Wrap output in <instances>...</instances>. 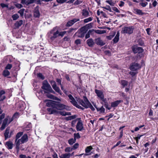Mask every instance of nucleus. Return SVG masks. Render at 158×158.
Returning <instances> with one entry per match:
<instances>
[{
	"label": "nucleus",
	"mask_w": 158,
	"mask_h": 158,
	"mask_svg": "<svg viewBox=\"0 0 158 158\" xmlns=\"http://www.w3.org/2000/svg\"><path fill=\"white\" fill-rule=\"evenodd\" d=\"M46 106L51 108L47 109V110L49 114H54L57 112L55 109L62 110L64 109H67V106L59 102H55L52 100H48L46 103Z\"/></svg>",
	"instance_id": "obj_1"
},
{
	"label": "nucleus",
	"mask_w": 158,
	"mask_h": 158,
	"mask_svg": "<svg viewBox=\"0 0 158 158\" xmlns=\"http://www.w3.org/2000/svg\"><path fill=\"white\" fill-rule=\"evenodd\" d=\"M23 132H20L17 133L15 137V144L17 152L19 151L21 144H23L28 141V137L27 134H24L23 135Z\"/></svg>",
	"instance_id": "obj_2"
},
{
	"label": "nucleus",
	"mask_w": 158,
	"mask_h": 158,
	"mask_svg": "<svg viewBox=\"0 0 158 158\" xmlns=\"http://www.w3.org/2000/svg\"><path fill=\"white\" fill-rule=\"evenodd\" d=\"M77 101L80 104L85 108L87 109L89 108L92 111L95 110L86 96L83 97V100L78 99Z\"/></svg>",
	"instance_id": "obj_3"
},
{
	"label": "nucleus",
	"mask_w": 158,
	"mask_h": 158,
	"mask_svg": "<svg viewBox=\"0 0 158 158\" xmlns=\"http://www.w3.org/2000/svg\"><path fill=\"white\" fill-rule=\"evenodd\" d=\"M58 28L57 27H54L48 33V37L51 41H53L59 36Z\"/></svg>",
	"instance_id": "obj_4"
},
{
	"label": "nucleus",
	"mask_w": 158,
	"mask_h": 158,
	"mask_svg": "<svg viewBox=\"0 0 158 158\" xmlns=\"http://www.w3.org/2000/svg\"><path fill=\"white\" fill-rule=\"evenodd\" d=\"M132 49L134 53H138L136 56L137 58L141 59L143 58V53L144 50L142 47L134 45L132 47Z\"/></svg>",
	"instance_id": "obj_5"
},
{
	"label": "nucleus",
	"mask_w": 158,
	"mask_h": 158,
	"mask_svg": "<svg viewBox=\"0 0 158 158\" xmlns=\"http://www.w3.org/2000/svg\"><path fill=\"white\" fill-rule=\"evenodd\" d=\"M41 88L44 90H45L50 93L55 94V92L53 90L50 85L46 81H44L43 82L42 86Z\"/></svg>",
	"instance_id": "obj_6"
},
{
	"label": "nucleus",
	"mask_w": 158,
	"mask_h": 158,
	"mask_svg": "<svg viewBox=\"0 0 158 158\" xmlns=\"http://www.w3.org/2000/svg\"><path fill=\"white\" fill-rule=\"evenodd\" d=\"M142 65L136 62L132 63L131 64L129 69L132 71H136L138 70L141 67Z\"/></svg>",
	"instance_id": "obj_7"
},
{
	"label": "nucleus",
	"mask_w": 158,
	"mask_h": 158,
	"mask_svg": "<svg viewBox=\"0 0 158 158\" xmlns=\"http://www.w3.org/2000/svg\"><path fill=\"white\" fill-rule=\"evenodd\" d=\"M134 28L132 27H125L122 28V32L131 34L133 32Z\"/></svg>",
	"instance_id": "obj_8"
},
{
	"label": "nucleus",
	"mask_w": 158,
	"mask_h": 158,
	"mask_svg": "<svg viewBox=\"0 0 158 158\" xmlns=\"http://www.w3.org/2000/svg\"><path fill=\"white\" fill-rule=\"evenodd\" d=\"M70 100H71L70 102L72 103V104H73L76 107L79 109H80L83 110L84 109V108L82 107L77 104V102L76 101L75 99L71 94H70Z\"/></svg>",
	"instance_id": "obj_9"
},
{
	"label": "nucleus",
	"mask_w": 158,
	"mask_h": 158,
	"mask_svg": "<svg viewBox=\"0 0 158 158\" xmlns=\"http://www.w3.org/2000/svg\"><path fill=\"white\" fill-rule=\"evenodd\" d=\"M76 128L77 131H81L84 129L83 124L81 120L78 122L76 126Z\"/></svg>",
	"instance_id": "obj_10"
},
{
	"label": "nucleus",
	"mask_w": 158,
	"mask_h": 158,
	"mask_svg": "<svg viewBox=\"0 0 158 158\" xmlns=\"http://www.w3.org/2000/svg\"><path fill=\"white\" fill-rule=\"evenodd\" d=\"M9 120V118H6L3 121L2 126L0 127V129L1 130H3L6 127V126L8 125V121Z\"/></svg>",
	"instance_id": "obj_11"
},
{
	"label": "nucleus",
	"mask_w": 158,
	"mask_h": 158,
	"mask_svg": "<svg viewBox=\"0 0 158 158\" xmlns=\"http://www.w3.org/2000/svg\"><path fill=\"white\" fill-rule=\"evenodd\" d=\"M36 1V0H21V3L22 4H25L28 5L33 3Z\"/></svg>",
	"instance_id": "obj_12"
},
{
	"label": "nucleus",
	"mask_w": 158,
	"mask_h": 158,
	"mask_svg": "<svg viewBox=\"0 0 158 158\" xmlns=\"http://www.w3.org/2000/svg\"><path fill=\"white\" fill-rule=\"evenodd\" d=\"M96 43L98 45L102 46L104 45L105 43L100 38H98L95 40Z\"/></svg>",
	"instance_id": "obj_13"
},
{
	"label": "nucleus",
	"mask_w": 158,
	"mask_h": 158,
	"mask_svg": "<svg viewBox=\"0 0 158 158\" xmlns=\"http://www.w3.org/2000/svg\"><path fill=\"white\" fill-rule=\"evenodd\" d=\"M95 92L100 99H103V97H104V95L103 92L101 91L96 89L95 90Z\"/></svg>",
	"instance_id": "obj_14"
},
{
	"label": "nucleus",
	"mask_w": 158,
	"mask_h": 158,
	"mask_svg": "<svg viewBox=\"0 0 158 158\" xmlns=\"http://www.w3.org/2000/svg\"><path fill=\"white\" fill-rule=\"evenodd\" d=\"M10 127H7L5 131V133H4V135L5 138V139L6 140L7 138H10V135H9V134L10 132Z\"/></svg>",
	"instance_id": "obj_15"
},
{
	"label": "nucleus",
	"mask_w": 158,
	"mask_h": 158,
	"mask_svg": "<svg viewBox=\"0 0 158 158\" xmlns=\"http://www.w3.org/2000/svg\"><path fill=\"white\" fill-rule=\"evenodd\" d=\"M23 23V21L22 20H20L19 21H17L14 24L15 29H17L19 28Z\"/></svg>",
	"instance_id": "obj_16"
},
{
	"label": "nucleus",
	"mask_w": 158,
	"mask_h": 158,
	"mask_svg": "<svg viewBox=\"0 0 158 158\" xmlns=\"http://www.w3.org/2000/svg\"><path fill=\"white\" fill-rule=\"evenodd\" d=\"M123 102V101L122 100H119L112 102L111 104V107H116L118 106L119 104Z\"/></svg>",
	"instance_id": "obj_17"
},
{
	"label": "nucleus",
	"mask_w": 158,
	"mask_h": 158,
	"mask_svg": "<svg viewBox=\"0 0 158 158\" xmlns=\"http://www.w3.org/2000/svg\"><path fill=\"white\" fill-rule=\"evenodd\" d=\"M86 42L88 45L90 47H93L94 44V42L92 38H90L87 40Z\"/></svg>",
	"instance_id": "obj_18"
},
{
	"label": "nucleus",
	"mask_w": 158,
	"mask_h": 158,
	"mask_svg": "<svg viewBox=\"0 0 158 158\" xmlns=\"http://www.w3.org/2000/svg\"><path fill=\"white\" fill-rule=\"evenodd\" d=\"M82 15L85 17H86L89 15V12L86 9H84L82 10Z\"/></svg>",
	"instance_id": "obj_19"
},
{
	"label": "nucleus",
	"mask_w": 158,
	"mask_h": 158,
	"mask_svg": "<svg viewBox=\"0 0 158 158\" xmlns=\"http://www.w3.org/2000/svg\"><path fill=\"white\" fill-rule=\"evenodd\" d=\"M7 148L9 149H11L13 147V144L10 141L6 142V143Z\"/></svg>",
	"instance_id": "obj_20"
},
{
	"label": "nucleus",
	"mask_w": 158,
	"mask_h": 158,
	"mask_svg": "<svg viewBox=\"0 0 158 158\" xmlns=\"http://www.w3.org/2000/svg\"><path fill=\"white\" fill-rule=\"evenodd\" d=\"M40 13L37 8H35L34 13V16L35 18H39L40 16Z\"/></svg>",
	"instance_id": "obj_21"
},
{
	"label": "nucleus",
	"mask_w": 158,
	"mask_h": 158,
	"mask_svg": "<svg viewBox=\"0 0 158 158\" xmlns=\"http://www.w3.org/2000/svg\"><path fill=\"white\" fill-rule=\"evenodd\" d=\"M2 75L5 77H6L10 75V72L6 69H4L2 72Z\"/></svg>",
	"instance_id": "obj_22"
},
{
	"label": "nucleus",
	"mask_w": 158,
	"mask_h": 158,
	"mask_svg": "<svg viewBox=\"0 0 158 158\" xmlns=\"http://www.w3.org/2000/svg\"><path fill=\"white\" fill-rule=\"evenodd\" d=\"M60 158H69V153H64L62 154L59 156Z\"/></svg>",
	"instance_id": "obj_23"
},
{
	"label": "nucleus",
	"mask_w": 158,
	"mask_h": 158,
	"mask_svg": "<svg viewBox=\"0 0 158 158\" xmlns=\"http://www.w3.org/2000/svg\"><path fill=\"white\" fill-rule=\"evenodd\" d=\"M81 136L79 133H74V139L73 140L74 141H76V139H78L80 138Z\"/></svg>",
	"instance_id": "obj_24"
},
{
	"label": "nucleus",
	"mask_w": 158,
	"mask_h": 158,
	"mask_svg": "<svg viewBox=\"0 0 158 158\" xmlns=\"http://www.w3.org/2000/svg\"><path fill=\"white\" fill-rule=\"evenodd\" d=\"M87 31V28L85 27V26L82 27L80 29V31L82 32L83 33L84 32V33L85 34L86 33Z\"/></svg>",
	"instance_id": "obj_25"
},
{
	"label": "nucleus",
	"mask_w": 158,
	"mask_h": 158,
	"mask_svg": "<svg viewBox=\"0 0 158 158\" xmlns=\"http://www.w3.org/2000/svg\"><path fill=\"white\" fill-rule=\"evenodd\" d=\"M79 146V144L77 143H76L73 146H72L71 148H70L71 151H72L73 150H75Z\"/></svg>",
	"instance_id": "obj_26"
},
{
	"label": "nucleus",
	"mask_w": 158,
	"mask_h": 158,
	"mask_svg": "<svg viewBox=\"0 0 158 158\" xmlns=\"http://www.w3.org/2000/svg\"><path fill=\"white\" fill-rule=\"evenodd\" d=\"M79 20V19H73L71 20L70 21V26H72L75 22H77Z\"/></svg>",
	"instance_id": "obj_27"
},
{
	"label": "nucleus",
	"mask_w": 158,
	"mask_h": 158,
	"mask_svg": "<svg viewBox=\"0 0 158 158\" xmlns=\"http://www.w3.org/2000/svg\"><path fill=\"white\" fill-rule=\"evenodd\" d=\"M95 32L97 34H104L106 32V31L105 30H95Z\"/></svg>",
	"instance_id": "obj_28"
},
{
	"label": "nucleus",
	"mask_w": 158,
	"mask_h": 158,
	"mask_svg": "<svg viewBox=\"0 0 158 158\" xmlns=\"http://www.w3.org/2000/svg\"><path fill=\"white\" fill-rule=\"evenodd\" d=\"M76 34H77V36L80 38H83L84 37L85 35V34L84 32H81L80 31Z\"/></svg>",
	"instance_id": "obj_29"
},
{
	"label": "nucleus",
	"mask_w": 158,
	"mask_h": 158,
	"mask_svg": "<svg viewBox=\"0 0 158 158\" xmlns=\"http://www.w3.org/2000/svg\"><path fill=\"white\" fill-rule=\"evenodd\" d=\"M136 13L137 14L140 15H143L144 14V13L142 12V10H139L136 9L135 10Z\"/></svg>",
	"instance_id": "obj_30"
},
{
	"label": "nucleus",
	"mask_w": 158,
	"mask_h": 158,
	"mask_svg": "<svg viewBox=\"0 0 158 158\" xmlns=\"http://www.w3.org/2000/svg\"><path fill=\"white\" fill-rule=\"evenodd\" d=\"M92 149V148L91 146H89L87 147L85 149V152L87 153L89 152Z\"/></svg>",
	"instance_id": "obj_31"
},
{
	"label": "nucleus",
	"mask_w": 158,
	"mask_h": 158,
	"mask_svg": "<svg viewBox=\"0 0 158 158\" xmlns=\"http://www.w3.org/2000/svg\"><path fill=\"white\" fill-rule=\"evenodd\" d=\"M19 17V16L17 14H15L12 16L13 20H15L17 19Z\"/></svg>",
	"instance_id": "obj_32"
},
{
	"label": "nucleus",
	"mask_w": 158,
	"mask_h": 158,
	"mask_svg": "<svg viewBox=\"0 0 158 158\" xmlns=\"http://www.w3.org/2000/svg\"><path fill=\"white\" fill-rule=\"evenodd\" d=\"M121 84L123 87H124L127 85L128 82L126 81L122 80L121 81Z\"/></svg>",
	"instance_id": "obj_33"
},
{
	"label": "nucleus",
	"mask_w": 158,
	"mask_h": 158,
	"mask_svg": "<svg viewBox=\"0 0 158 158\" xmlns=\"http://www.w3.org/2000/svg\"><path fill=\"white\" fill-rule=\"evenodd\" d=\"M56 92L61 94V90L60 88L56 86L53 88Z\"/></svg>",
	"instance_id": "obj_34"
},
{
	"label": "nucleus",
	"mask_w": 158,
	"mask_h": 158,
	"mask_svg": "<svg viewBox=\"0 0 158 158\" xmlns=\"http://www.w3.org/2000/svg\"><path fill=\"white\" fill-rule=\"evenodd\" d=\"M59 113L60 114V115H63V116H66V115H68L69 114V113L68 112H66L65 111H59Z\"/></svg>",
	"instance_id": "obj_35"
},
{
	"label": "nucleus",
	"mask_w": 158,
	"mask_h": 158,
	"mask_svg": "<svg viewBox=\"0 0 158 158\" xmlns=\"http://www.w3.org/2000/svg\"><path fill=\"white\" fill-rule=\"evenodd\" d=\"M92 17H89L88 18L85 19L84 20V22L85 23H88L89 21H90L92 20Z\"/></svg>",
	"instance_id": "obj_36"
},
{
	"label": "nucleus",
	"mask_w": 158,
	"mask_h": 158,
	"mask_svg": "<svg viewBox=\"0 0 158 158\" xmlns=\"http://www.w3.org/2000/svg\"><path fill=\"white\" fill-rule=\"evenodd\" d=\"M102 104L104 106L106 107V108L108 110H110L111 109V108L109 107L108 106V104L107 102L103 103V102H101Z\"/></svg>",
	"instance_id": "obj_37"
},
{
	"label": "nucleus",
	"mask_w": 158,
	"mask_h": 158,
	"mask_svg": "<svg viewBox=\"0 0 158 158\" xmlns=\"http://www.w3.org/2000/svg\"><path fill=\"white\" fill-rule=\"evenodd\" d=\"M92 31L91 30H89L87 33L86 34L85 36V38L86 39H88L90 37V34L91 33Z\"/></svg>",
	"instance_id": "obj_38"
},
{
	"label": "nucleus",
	"mask_w": 158,
	"mask_h": 158,
	"mask_svg": "<svg viewBox=\"0 0 158 158\" xmlns=\"http://www.w3.org/2000/svg\"><path fill=\"white\" fill-rule=\"evenodd\" d=\"M12 65L10 64H8L5 67V69L8 70L12 68Z\"/></svg>",
	"instance_id": "obj_39"
},
{
	"label": "nucleus",
	"mask_w": 158,
	"mask_h": 158,
	"mask_svg": "<svg viewBox=\"0 0 158 158\" xmlns=\"http://www.w3.org/2000/svg\"><path fill=\"white\" fill-rule=\"evenodd\" d=\"M50 83L52 86V88H53L54 87L56 86V82L54 81H50Z\"/></svg>",
	"instance_id": "obj_40"
},
{
	"label": "nucleus",
	"mask_w": 158,
	"mask_h": 158,
	"mask_svg": "<svg viewBox=\"0 0 158 158\" xmlns=\"http://www.w3.org/2000/svg\"><path fill=\"white\" fill-rule=\"evenodd\" d=\"M148 4L147 2H141L139 3V5L143 7H145Z\"/></svg>",
	"instance_id": "obj_41"
},
{
	"label": "nucleus",
	"mask_w": 158,
	"mask_h": 158,
	"mask_svg": "<svg viewBox=\"0 0 158 158\" xmlns=\"http://www.w3.org/2000/svg\"><path fill=\"white\" fill-rule=\"evenodd\" d=\"M24 9H22L20 10L19 11L18 13H19L21 16H23V15L24 12Z\"/></svg>",
	"instance_id": "obj_42"
},
{
	"label": "nucleus",
	"mask_w": 158,
	"mask_h": 158,
	"mask_svg": "<svg viewBox=\"0 0 158 158\" xmlns=\"http://www.w3.org/2000/svg\"><path fill=\"white\" fill-rule=\"evenodd\" d=\"M106 2L111 6H114V3L111 0H106Z\"/></svg>",
	"instance_id": "obj_43"
},
{
	"label": "nucleus",
	"mask_w": 158,
	"mask_h": 158,
	"mask_svg": "<svg viewBox=\"0 0 158 158\" xmlns=\"http://www.w3.org/2000/svg\"><path fill=\"white\" fill-rule=\"evenodd\" d=\"M77 121V119H75L73 120L71 122V126L74 127L75 126V124H76Z\"/></svg>",
	"instance_id": "obj_44"
},
{
	"label": "nucleus",
	"mask_w": 158,
	"mask_h": 158,
	"mask_svg": "<svg viewBox=\"0 0 158 158\" xmlns=\"http://www.w3.org/2000/svg\"><path fill=\"white\" fill-rule=\"evenodd\" d=\"M103 8L106 9L107 10H109L110 12H111V9L110 7L109 6H106V7H102Z\"/></svg>",
	"instance_id": "obj_45"
},
{
	"label": "nucleus",
	"mask_w": 158,
	"mask_h": 158,
	"mask_svg": "<svg viewBox=\"0 0 158 158\" xmlns=\"http://www.w3.org/2000/svg\"><path fill=\"white\" fill-rule=\"evenodd\" d=\"M119 37H118V36H115L113 40L114 43H117L119 40Z\"/></svg>",
	"instance_id": "obj_46"
},
{
	"label": "nucleus",
	"mask_w": 158,
	"mask_h": 158,
	"mask_svg": "<svg viewBox=\"0 0 158 158\" xmlns=\"http://www.w3.org/2000/svg\"><path fill=\"white\" fill-rule=\"evenodd\" d=\"M85 27L87 29V30L89 29L90 28L92 27V23H90L86 25Z\"/></svg>",
	"instance_id": "obj_47"
},
{
	"label": "nucleus",
	"mask_w": 158,
	"mask_h": 158,
	"mask_svg": "<svg viewBox=\"0 0 158 158\" xmlns=\"http://www.w3.org/2000/svg\"><path fill=\"white\" fill-rule=\"evenodd\" d=\"M81 3V2L79 0H77L75 1L73 4L75 5H77L80 4Z\"/></svg>",
	"instance_id": "obj_48"
},
{
	"label": "nucleus",
	"mask_w": 158,
	"mask_h": 158,
	"mask_svg": "<svg viewBox=\"0 0 158 158\" xmlns=\"http://www.w3.org/2000/svg\"><path fill=\"white\" fill-rule=\"evenodd\" d=\"M5 93V92L3 90L0 91V98L1 99L2 98V96Z\"/></svg>",
	"instance_id": "obj_49"
},
{
	"label": "nucleus",
	"mask_w": 158,
	"mask_h": 158,
	"mask_svg": "<svg viewBox=\"0 0 158 158\" xmlns=\"http://www.w3.org/2000/svg\"><path fill=\"white\" fill-rule=\"evenodd\" d=\"M137 73V72H133L132 71H130L129 73L132 76V77H133Z\"/></svg>",
	"instance_id": "obj_50"
},
{
	"label": "nucleus",
	"mask_w": 158,
	"mask_h": 158,
	"mask_svg": "<svg viewBox=\"0 0 158 158\" xmlns=\"http://www.w3.org/2000/svg\"><path fill=\"white\" fill-rule=\"evenodd\" d=\"M0 5L1 6L2 8H4V7H6L7 8H8V5L5 4L3 3H1L0 4Z\"/></svg>",
	"instance_id": "obj_51"
},
{
	"label": "nucleus",
	"mask_w": 158,
	"mask_h": 158,
	"mask_svg": "<svg viewBox=\"0 0 158 158\" xmlns=\"http://www.w3.org/2000/svg\"><path fill=\"white\" fill-rule=\"evenodd\" d=\"M37 76L38 77L40 78L41 79H42L43 80L44 79V77L43 76L42 74L41 73L37 74Z\"/></svg>",
	"instance_id": "obj_52"
},
{
	"label": "nucleus",
	"mask_w": 158,
	"mask_h": 158,
	"mask_svg": "<svg viewBox=\"0 0 158 158\" xmlns=\"http://www.w3.org/2000/svg\"><path fill=\"white\" fill-rule=\"evenodd\" d=\"M77 117V115H74L72 116H70V120L75 119Z\"/></svg>",
	"instance_id": "obj_53"
},
{
	"label": "nucleus",
	"mask_w": 158,
	"mask_h": 158,
	"mask_svg": "<svg viewBox=\"0 0 158 158\" xmlns=\"http://www.w3.org/2000/svg\"><path fill=\"white\" fill-rule=\"evenodd\" d=\"M20 158H31L30 156H28L27 157L26 155H21L19 156Z\"/></svg>",
	"instance_id": "obj_54"
},
{
	"label": "nucleus",
	"mask_w": 158,
	"mask_h": 158,
	"mask_svg": "<svg viewBox=\"0 0 158 158\" xmlns=\"http://www.w3.org/2000/svg\"><path fill=\"white\" fill-rule=\"evenodd\" d=\"M105 109L102 106L100 108V112L101 113H104L105 112Z\"/></svg>",
	"instance_id": "obj_55"
},
{
	"label": "nucleus",
	"mask_w": 158,
	"mask_h": 158,
	"mask_svg": "<svg viewBox=\"0 0 158 158\" xmlns=\"http://www.w3.org/2000/svg\"><path fill=\"white\" fill-rule=\"evenodd\" d=\"M75 42L77 45L80 44L81 43V40L80 39H77L75 41Z\"/></svg>",
	"instance_id": "obj_56"
},
{
	"label": "nucleus",
	"mask_w": 158,
	"mask_h": 158,
	"mask_svg": "<svg viewBox=\"0 0 158 158\" xmlns=\"http://www.w3.org/2000/svg\"><path fill=\"white\" fill-rule=\"evenodd\" d=\"M19 117V113H18L16 112L14 114L13 116V117L14 118H16Z\"/></svg>",
	"instance_id": "obj_57"
},
{
	"label": "nucleus",
	"mask_w": 158,
	"mask_h": 158,
	"mask_svg": "<svg viewBox=\"0 0 158 158\" xmlns=\"http://www.w3.org/2000/svg\"><path fill=\"white\" fill-rule=\"evenodd\" d=\"M15 6L19 8H20L23 7L22 4H17L15 5Z\"/></svg>",
	"instance_id": "obj_58"
},
{
	"label": "nucleus",
	"mask_w": 158,
	"mask_h": 158,
	"mask_svg": "<svg viewBox=\"0 0 158 158\" xmlns=\"http://www.w3.org/2000/svg\"><path fill=\"white\" fill-rule=\"evenodd\" d=\"M66 1L65 0H56V2L60 3H62Z\"/></svg>",
	"instance_id": "obj_59"
},
{
	"label": "nucleus",
	"mask_w": 158,
	"mask_h": 158,
	"mask_svg": "<svg viewBox=\"0 0 158 158\" xmlns=\"http://www.w3.org/2000/svg\"><path fill=\"white\" fill-rule=\"evenodd\" d=\"M112 9L113 10L116 11L117 13H119L120 11L116 7H114Z\"/></svg>",
	"instance_id": "obj_60"
},
{
	"label": "nucleus",
	"mask_w": 158,
	"mask_h": 158,
	"mask_svg": "<svg viewBox=\"0 0 158 158\" xmlns=\"http://www.w3.org/2000/svg\"><path fill=\"white\" fill-rule=\"evenodd\" d=\"M5 116V114L4 113H3L2 115H0V122L3 118H4Z\"/></svg>",
	"instance_id": "obj_61"
},
{
	"label": "nucleus",
	"mask_w": 158,
	"mask_h": 158,
	"mask_svg": "<svg viewBox=\"0 0 158 158\" xmlns=\"http://www.w3.org/2000/svg\"><path fill=\"white\" fill-rule=\"evenodd\" d=\"M73 139H74L73 138L70 139V145H72L76 142V141L74 142Z\"/></svg>",
	"instance_id": "obj_62"
},
{
	"label": "nucleus",
	"mask_w": 158,
	"mask_h": 158,
	"mask_svg": "<svg viewBox=\"0 0 158 158\" xmlns=\"http://www.w3.org/2000/svg\"><path fill=\"white\" fill-rule=\"evenodd\" d=\"M56 81L57 82L58 84H59L60 85H61V81L60 79H57Z\"/></svg>",
	"instance_id": "obj_63"
},
{
	"label": "nucleus",
	"mask_w": 158,
	"mask_h": 158,
	"mask_svg": "<svg viewBox=\"0 0 158 158\" xmlns=\"http://www.w3.org/2000/svg\"><path fill=\"white\" fill-rule=\"evenodd\" d=\"M52 156L53 158H58L57 154L55 152L54 153Z\"/></svg>",
	"instance_id": "obj_64"
}]
</instances>
